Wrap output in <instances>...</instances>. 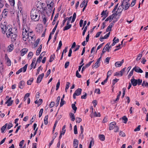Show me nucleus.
<instances>
[{
    "instance_id": "nucleus-55",
    "label": "nucleus",
    "mask_w": 148,
    "mask_h": 148,
    "mask_svg": "<svg viewBox=\"0 0 148 148\" xmlns=\"http://www.w3.org/2000/svg\"><path fill=\"white\" fill-rule=\"evenodd\" d=\"M82 121V119L79 117H77L76 118V123H79Z\"/></svg>"
},
{
    "instance_id": "nucleus-51",
    "label": "nucleus",
    "mask_w": 148,
    "mask_h": 148,
    "mask_svg": "<svg viewBox=\"0 0 148 148\" xmlns=\"http://www.w3.org/2000/svg\"><path fill=\"white\" fill-rule=\"evenodd\" d=\"M70 84V83L69 82H67L65 87V90H67L69 87V85Z\"/></svg>"
},
{
    "instance_id": "nucleus-61",
    "label": "nucleus",
    "mask_w": 148,
    "mask_h": 148,
    "mask_svg": "<svg viewBox=\"0 0 148 148\" xmlns=\"http://www.w3.org/2000/svg\"><path fill=\"white\" fill-rule=\"evenodd\" d=\"M140 125H139L134 130L135 132L138 131L140 130Z\"/></svg>"
},
{
    "instance_id": "nucleus-45",
    "label": "nucleus",
    "mask_w": 148,
    "mask_h": 148,
    "mask_svg": "<svg viewBox=\"0 0 148 148\" xmlns=\"http://www.w3.org/2000/svg\"><path fill=\"white\" fill-rule=\"evenodd\" d=\"M120 136H121L122 137H124L126 136L125 133L122 131H120L119 133Z\"/></svg>"
},
{
    "instance_id": "nucleus-25",
    "label": "nucleus",
    "mask_w": 148,
    "mask_h": 148,
    "mask_svg": "<svg viewBox=\"0 0 148 148\" xmlns=\"http://www.w3.org/2000/svg\"><path fill=\"white\" fill-rule=\"evenodd\" d=\"M70 117L71 119V120L74 121L75 120V117L73 113H70Z\"/></svg>"
},
{
    "instance_id": "nucleus-33",
    "label": "nucleus",
    "mask_w": 148,
    "mask_h": 148,
    "mask_svg": "<svg viewBox=\"0 0 148 148\" xmlns=\"http://www.w3.org/2000/svg\"><path fill=\"white\" fill-rule=\"evenodd\" d=\"M122 65L120 62H117L115 63V66L117 67H119Z\"/></svg>"
},
{
    "instance_id": "nucleus-12",
    "label": "nucleus",
    "mask_w": 148,
    "mask_h": 148,
    "mask_svg": "<svg viewBox=\"0 0 148 148\" xmlns=\"http://www.w3.org/2000/svg\"><path fill=\"white\" fill-rule=\"evenodd\" d=\"M58 23H59V21H58L56 23V25L53 28V29L52 31L51 32V33L49 35V37H51L52 34H54V33L56 29V28L57 27Z\"/></svg>"
},
{
    "instance_id": "nucleus-27",
    "label": "nucleus",
    "mask_w": 148,
    "mask_h": 148,
    "mask_svg": "<svg viewBox=\"0 0 148 148\" xmlns=\"http://www.w3.org/2000/svg\"><path fill=\"white\" fill-rule=\"evenodd\" d=\"M78 141L76 139H74L73 142V146L74 147L75 146H78Z\"/></svg>"
},
{
    "instance_id": "nucleus-8",
    "label": "nucleus",
    "mask_w": 148,
    "mask_h": 148,
    "mask_svg": "<svg viewBox=\"0 0 148 148\" xmlns=\"http://www.w3.org/2000/svg\"><path fill=\"white\" fill-rule=\"evenodd\" d=\"M44 75V73H42L38 75L36 80V83H39L41 82L42 79Z\"/></svg>"
},
{
    "instance_id": "nucleus-64",
    "label": "nucleus",
    "mask_w": 148,
    "mask_h": 148,
    "mask_svg": "<svg viewBox=\"0 0 148 148\" xmlns=\"http://www.w3.org/2000/svg\"><path fill=\"white\" fill-rule=\"evenodd\" d=\"M69 62L67 61L66 62L65 65L64 67L65 69L67 68L68 66L69 65Z\"/></svg>"
},
{
    "instance_id": "nucleus-2",
    "label": "nucleus",
    "mask_w": 148,
    "mask_h": 148,
    "mask_svg": "<svg viewBox=\"0 0 148 148\" xmlns=\"http://www.w3.org/2000/svg\"><path fill=\"white\" fill-rule=\"evenodd\" d=\"M132 78L131 80L132 84L134 86H136L137 84L139 86L140 85L142 82V80L140 79H136L134 78V76L132 77Z\"/></svg>"
},
{
    "instance_id": "nucleus-23",
    "label": "nucleus",
    "mask_w": 148,
    "mask_h": 148,
    "mask_svg": "<svg viewBox=\"0 0 148 148\" xmlns=\"http://www.w3.org/2000/svg\"><path fill=\"white\" fill-rule=\"evenodd\" d=\"M71 27V24H67L66 26L64 27L63 29V30L65 31L67 30L70 29Z\"/></svg>"
},
{
    "instance_id": "nucleus-1",
    "label": "nucleus",
    "mask_w": 148,
    "mask_h": 148,
    "mask_svg": "<svg viewBox=\"0 0 148 148\" xmlns=\"http://www.w3.org/2000/svg\"><path fill=\"white\" fill-rule=\"evenodd\" d=\"M31 19L34 21H37L40 19V14L39 11L36 9H32L31 11Z\"/></svg>"
},
{
    "instance_id": "nucleus-31",
    "label": "nucleus",
    "mask_w": 148,
    "mask_h": 148,
    "mask_svg": "<svg viewBox=\"0 0 148 148\" xmlns=\"http://www.w3.org/2000/svg\"><path fill=\"white\" fill-rule=\"evenodd\" d=\"M71 107L72 108L74 111V113H75L77 109V107H76L75 105L73 104H72Z\"/></svg>"
},
{
    "instance_id": "nucleus-17",
    "label": "nucleus",
    "mask_w": 148,
    "mask_h": 148,
    "mask_svg": "<svg viewBox=\"0 0 148 148\" xmlns=\"http://www.w3.org/2000/svg\"><path fill=\"white\" fill-rule=\"evenodd\" d=\"M124 7L122 6V4L119 7L116 12H118V14H121V13L124 9Z\"/></svg>"
},
{
    "instance_id": "nucleus-38",
    "label": "nucleus",
    "mask_w": 148,
    "mask_h": 148,
    "mask_svg": "<svg viewBox=\"0 0 148 148\" xmlns=\"http://www.w3.org/2000/svg\"><path fill=\"white\" fill-rule=\"evenodd\" d=\"M126 68V67H125V68H123V69L121 70L119 72L120 73V76H122L123 75V73L124 72Z\"/></svg>"
},
{
    "instance_id": "nucleus-36",
    "label": "nucleus",
    "mask_w": 148,
    "mask_h": 148,
    "mask_svg": "<svg viewBox=\"0 0 148 148\" xmlns=\"http://www.w3.org/2000/svg\"><path fill=\"white\" fill-rule=\"evenodd\" d=\"M94 60H92V61H90V62H89L88 63V64H86L84 66L85 67L87 68L88 67H89L91 64L94 62Z\"/></svg>"
},
{
    "instance_id": "nucleus-62",
    "label": "nucleus",
    "mask_w": 148,
    "mask_h": 148,
    "mask_svg": "<svg viewBox=\"0 0 148 148\" xmlns=\"http://www.w3.org/2000/svg\"><path fill=\"white\" fill-rule=\"evenodd\" d=\"M106 51H107L108 52H110L109 49H108V47L105 45L103 48Z\"/></svg>"
},
{
    "instance_id": "nucleus-7",
    "label": "nucleus",
    "mask_w": 148,
    "mask_h": 148,
    "mask_svg": "<svg viewBox=\"0 0 148 148\" xmlns=\"http://www.w3.org/2000/svg\"><path fill=\"white\" fill-rule=\"evenodd\" d=\"M28 64H26L24 67L21 68L18 70L16 73V74H18L20 73L22 71L23 69V72H25L27 70V67Z\"/></svg>"
},
{
    "instance_id": "nucleus-10",
    "label": "nucleus",
    "mask_w": 148,
    "mask_h": 148,
    "mask_svg": "<svg viewBox=\"0 0 148 148\" xmlns=\"http://www.w3.org/2000/svg\"><path fill=\"white\" fill-rule=\"evenodd\" d=\"M133 70H134L136 72L142 73H143V71L138 66H135L133 68Z\"/></svg>"
},
{
    "instance_id": "nucleus-16",
    "label": "nucleus",
    "mask_w": 148,
    "mask_h": 148,
    "mask_svg": "<svg viewBox=\"0 0 148 148\" xmlns=\"http://www.w3.org/2000/svg\"><path fill=\"white\" fill-rule=\"evenodd\" d=\"M28 50V49L26 48H24L22 49L20 52L21 53V56H23L27 53Z\"/></svg>"
},
{
    "instance_id": "nucleus-40",
    "label": "nucleus",
    "mask_w": 148,
    "mask_h": 148,
    "mask_svg": "<svg viewBox=\"0 0 148 148\" xmlns=\"http://www.w3.org/2000/svg\"><path fill=\"white\" fill-rule=\"evenodd\" d=\"M55 57V55L53 54V55H51L49 59V61L50 62H52L54 59Z\"/></svg>"
},
{
    "instance_id": "nucleus-34",
    "label": "nucleus",
    "mask_w": 148,
    "mask_h": 148,
    "mask_svg": "<svg viewBox=\"0 0 148 148\" xmlns=\"http://www.w3.org/2000/svg\"><path fill=\"white\" fill-rule=\"evenodd\" d=\"M113 19V18H112V17L110 16L105 20V21H109L110 22Z\"/></svg>"
},
{
    "instance_id": "nucleus-22",
    "label": "nucleus",
    "mask_w": 148,
    "mask_h": 148,
    "mask_svg": "<svg viewBox=\"0 0 148 148\" xmlns=\"http://www.w3.org/2000/svg\"><path fill=\"white\" fill-rule=\"evenodd\" d=\"M99 137L100 140L102 141H103L105 140V136L103 134H99Z\"/></svg>"
},
{
    "instance_id": "nucleus-26",
    "label": "nucleus",
    "mask_w": 148,
    "mask_h": 148,
    "mask_svg": "<svg viewBox=\"0 0 148 148\" xmlns=\"http://www.w3.org/2000/svg\"><path fill=\"white\" fill-rule=\"evenodd\" d=\"M34 80V78L32 77L28 80L27 82V84L28 85H31L32 83L33 82Z\"/></svg>"
},
{
    "instance_id": "nucleus-35",
    "label": "nucleus",
    "mask_w": 148,
    "mask_h": 148,
    "mask_svg": "<svg viewBox=\"0 0 148 148\" xmlns=\"http://www.w3.org/2000/svg\"><path fill=\"white\" fill-rule=\"evenodd\" d=\"M43 58V57L40 54L39 56V57L37 59L36 63H37V62H38V63H40L41 61L42 58Z\"/></svg>"
},
{
    "instance_id": "nucleus-15",
    "label": "nucleus",
    "mask_w": 148,
    "mask_h": 148,
    "mask_svg": "<svg viewBox=\"0 0 148 148\" xmlns=\"http://www.w3.org/2000/svg\"><path fill=\"white\" fill-rule=\"evenodd\" d=\"M33 34V32H30L29 31H29L28 32H27V33L25 34V35L24 36H23V37H26L27 36V37H33L34 36Z\"/></svg>"
},
{
    "instance_id": "nucleus-54",
    "label": "nucleus",
    "mask_w": 148,
    "mask_h": 148,
    "mask_svg": "<svg viewBox=\"0 0 148 148\" xmlns=\"http://www.w3.org/2000/svg\"><path fill=\"white\" fill-rule=\"evenodd\" d=\"M65 102V101L63 100V99H61V102L60 103V107L62 106L64 104V103Z\"/></svg>"
},
{
    "instance_id": "nucleus-11",
    "label": "nucleus",
    "mask_w": 148,
    "mask_h": 148,
    "mask_svg": "<svg viewBox=\"0 0 148 148\" xmlns=\"http://www.w3.org/2000/svg\"><path fill=\"white\" fill-rule=\"evenodd\" d=\"M36 31L39 33L42 32L43 29V27L41 24H39L37 28H36Z\"/></svg>"
},
{
    "instance_id": "nucleus-37",
    "label": "nucleus",
    "mask_w": 148,
    "mask_h": 148,
    "mask_svg": "<svg viewBox=\"0 0 148 148\" xmlns=\"http://www.w3.org/2000/svg\"><path fill=\"white\" fill-rule=\"evenodd\" d=\"M99 62L97 61L94 64V65H93V68H98L99 66Z\"/></svg>"
},
{
    "instance_id": "nucleus-46",
    "label": "nucleus",
    "mask_w": 148,
    "mask_h": 148,
    "mask_svg": "<svg viewBox=\"0 0 148 148\" xmlns=\"http://www.w3.org/2000/svg\"><path fill=\"white\" fill-rule=\"evenodd\" d=\"M13 125L12 123H9L8 124L7 127V129L9 130L11 127H13Z\"/></svg>"
},
{
    "instance_id": "nucleus-42",
    "label": "nucleus",
    "mask_w": 148,
    "mask_h": 148,
    "mask_svg": "<svg viewBox=\"0 0 148 148\" xmlns=\"http://www.w3.org/2000/svg\"><path fill=\"white\" fill-rule=\"evenodd\" d=\"M74 134H77L78 133L77 126L76 125H75L74 127Z\"/></svg>"
},
{
    "instance_id": "nucleus-56",
    "label": "nucleus",
    "mask_w": 148,
    "mask_h": 148,
    "mask_svg": "<svg viewBox=\"0 0 148 148\" xmlns=\"http://www.w3.org/2000/svg\"><path fill=\"white\" fill-rule=\"evenodd\" d=\"M125 6L124 8L125 10H126L128 9L130 6V3H127L125 5Z\"/></svg>"
},
{
    "instance_id": "nucleus-39",
    "label": "nucleus",
    "mask_w": 148,
    "mask_h": 148,
    "mask_svg": "<svg viewBox=\"0 0 148 148\" xmlns=\"http://www.w3.org/2000/svg\"><path fill=\"white\" fill-rule=\"evenodd\" d=\"M10 5L13 6H14L15 4L14 0H8Z\"/></svg>"
},
{
    "instance_id": "nucleus-41",
    "label": "nucleus",
    "mask_w": 148,
    "mask_h": 148,
    "mask_svg": "<svg viewBox=\"0 0 148 148\" xmlns=\"http://www.w3.org/2000/svg\"><path fill=\"white\" fill-rule=\"evenodd\" d=\"M119 80V79L115 78L112 80V84L113 85H114Z\"/></svg>"
},
{
    "instance_id": "nucleus-48",
    "label": "nucleus",
    "mask_w": 148,
    "mask_h": 148,
    "mask_svg": "<svg viewBox=\"0 0 148 148\" xmlns=\"http://www.w3.org/2000/svg\"><path fill=\"white\" fill-rule=\"evenodd\" d=\"M126 89L125 88H123L122 90L123 91V95L121 97L122 98H123L125 96V95Z\"/></svg>"
},
{
    "instance_id": "nucleus-13",
    "label": "nucleus",
    "mask_w": 148,
    "mask_h": 148,
    "mask_svg": "<svg viewBox=\"0 0 148 148\" xmlns=\"http://www.w3.org/2000/svg\"><path fill=\"white\" fill-rule=\"evenodd\" d=\"M25 84V82L24 81H20L18 84V87L21 89H23Z\"/></svg>"
},
{
    "instance_id": "nucleus-29",
    "label": "nucleus",
    "mask_w": 148,
    "mask_h": 148,
    "mask_svg": "<svg viewBox=\"0 0 148 148\" xmlns=\"http://www.w3.org/2000/svg\"><path fill=\"white\" fill-rule=\"evenodd\" d=\"M130 0H123L122 2V6L124 7L125 5L127 3H129L128 2Z\"/></svg>"
},
{
    "instance_id": "nucleus-59",
    "label": "nucleus",
    "mask_w": 148,
    "mask_h": 148,
    "mask_svg": "<svg viewBox=\"0 0 148 148\" xmlns=\"http://www.w3.org/2000/svg\"><path fill=\"white\" fill-rule=\"evenodd\" d=\"M121 95L119 94L117 95L116 98V100L114 101V102L115 103L117 101H119Z\"/></svg>"
},
{
    "instance_id": "nucleus-6",
    "label": "nucleus",
    "mask_w": 148,
    "mask_h": 148,
    "mask_svg": "<svg viewBox=\"0 0 148 148\" xmlns=\"http://www.w3.org/2000/svg\"><path fill=\"white\" fill-rule=\"evenodd\" d=\"M82 91V89L80 88H78L76 90L73 94V98L74 99H75L76 96H78L81 93Z\"/></svg>"
},
{
    "instance_id": "nucleus-30",
    "label": "nucleus",
    "mask_w": 148,
    "mask_h": 148,
    "mask_svg": "<svg viewBox=\"0 0 148 148\" xmlns=\"http://www.w3.org/2000/svg\"><path fill=\"white\" fill-rule=\"evenodd\" d=\"M60 96H58L57 98V99L56 100V106L57 107L59 103L60 100Z\"/></svg>"
},
{
    "instance_id": "nucleus-53",
    "label": "nucleus",
    "mask_w": 148,
    "mask_h": 148,
    "mask_svg": "<svg viewBox=\"0 0 148 148\" xmlns=\"http://www.w3.org/2000/svg\"><path fill=\"white\" fill-rule=\"evenodd\" d=\"M55 105V102L54 101H51L49 105V107L50 108H51L53 107Z\"/></svg>"
},
{
    "instance_id": "nucleus-24",
    "label": "nucleus",
    "mask_w": 148,
    "mask_h": 148,
    "mask_svg": "<svg viewBox=\"0 0 148 148\" xmlns=\"http://www.w3.org/2000/svg\"><path fill=\"white\" fill-rule=\"evenodd\" d=\"M86 1L85 0H84L82 3L80 5V7L81 8H82L84 6H85V5H86V6L87 5V4L88 3V1H86Z\"/></svg>"
},
{
    "instance_id": "nucleus-49",
    "label": "nucleus",
    "mask_w": 148,
    "mask_h": 148,
    "mask_svg": "<svg viewBox=\"0 0 148 148\" xmlns=\"http://www.w3.org/2000/svg\"><path fill=\"white\" fill-rule=\"evenodd\" d=\"M7 65L10 66L11 65V61L8 58L7 59Z\"/></svg>"
},
{
    "instance_id": "nucleus-9",
    "label": "nucleus",
    "mask_w": 148,
    "mask_h": 148,
    "mask_svg": "<svg viewBox=\"0 0 148 148\" xmlns=\"http://www.w3.org/2000/svg\"><path fill=\"white\" fill-rule=\"evenodd\" d=\"M116 126V123L115 122L111 123L110 124L109 130H113Z\"/></svg>"
},
{
    "instance_id": "nucleus-21",
    "label": "nucleus",
    "mask_w": 148,
    "mask_h": 148,
    "mask_svg": "<svg viewBox=\"0 0 148 148\" xmlns=\"http://www.w3.org/2000/svg\"><path fill=\"white\" fill-rule=\"evenodd\" d=\"M106 11L107 10L102 11L101 14V15H102L101 17H107L108 16V14L106 13Z\"/></svg>"
},
{
    "instance_id": "nucleus-58",
    "label": "nucleus",
    "mask_w": 148,
    "mask_h": 148,
    "mask_svg": "<svg viewBox=\"0 0 148 148\" xmlns=\"http://www.w3.org/2000/svg\"><path fill=\"white\" fill-rule=\"evenodd\" d=\"M121 95L119 94L117 95L116 98V100L114 101V102L115 103L117 101H119Z\"/></svg>"
},
{
    "instance_id": "nucleus-57",
    "label": "nucleus",
    "mask_w": 148,
    "mask_h": 148,
    "mask_svg": "<svg viewBox=\"0 0 148 148\" xmlns=\"http://www.w3.org/2000/svg\"><path fill=\"white\" fill-rule=\"evenodd\" d=\"M41 49H40V50H39V49L38 48V49H37V50H36V56L39 55L40 54V53L41 51Z\"/></svg>"
},
{
    "instance_id": "nucleus-19",
    "label": "nucleus",
    "mask_w": 148,
    "mask_h": 148,
    "mask_svg": "<svg viewBox=\"0 0 148 148\" xmlns=\"http://www.w3.org/2000/svg\"><path fill=\"white\" fill-rule=\"evenodd\" d=\"M14 45L12 43L10 44L8 47V50L9 52L12 51L13 49Z\"/></svg>"
},
{
    "instance_id": "nucleus-18",
    "label": "nucleus",
    "mask_w": 148,
    "mask_h": 148,
    "mask_svg": "<svg viewBox=\"0 0 148 148\" xmlns=\"http://www.w3.org/2000/svg\"><path fill=\"white\" fill-rule=\"evenodd\" d=\"M54 4L53 3H51L49 4L47 3V7L48 8L49 10L50 11H52V8Z\"/></svg>"
},
{
    "instance_id": "nucleus-3",
    "label": "nucleus",
    "mask_w": 148,
    "mask_h": 148,
    "mask_svg": "<svg viewBox=\"0 0 148 148\" xmlns=\"http://www.w3.org/2000/svg\"><path fill=\"white\" fill-rule=\"evenodd\" d=\"M29 28L28 23H23L22 27V35L23 36H24L25 35L27 32H28L29 30Z\"/></svg>"
},
{
    "instance_id": "nucleus-32",
    "label": "nucleus",
    "mask_w": 148,
    "mask_h": 148,
    "mask_svg": "<svg viewBox=\"0 0 148 148\" xmlns=\"http://www.w3.org/2000/svg\"><path fill=\"white\" fill-rule=\"evenodd\" d=\"M122 120L124 121L123 122L124 123H127L128 121V119L125 116H124L122 117Z\"/></svg>"
},
{
    "instance_id": "nucleus-52",
    "label": "nucleus",
    "mask_w": 148,
    "mask_h": 148,
    "mask_svg": "<svg viewBox=\"0 0 148 148\" xmlns=\"http://www.w3.org/2000/svg\"><path fill=\"white\" fill-rule=\"evenodd\" d=\"M76 76L79 78L81 77V75L79 74L78 71H76Z\"/></svg>"
},
{
    "instance_id": "nucleus-28",
    "label": "nucleus",
    "mask_w": 148,
    "mask_h": 148,
    "mask_svg": "<svg viewBox=\"0 0 148 148\" xmlns=\"http://www.w3.org/2000/svg\"><path fill=\"white\" fill-rule=\"evenodd\" d=\"M48 115H46L44 118V124L45 125H47V124L48 122Z\"/></svg>"
},
{
    "instance_id": "nucleus-50",
    "label": "nucleus",
    "mask_w": 148,
    "mask_h": 148,
    "mask_svg": "<svg viewBox=\"0 0 148 148\" xmlns=\"http://www.w3.org/2000/svg\"><path fill=\"white\" fill-rule=\"evenodd\" d=\"M112 73V71L109 70L108 71L107 74V78H108L109 76L111 75Z\"/></svg>"
},
{
    "instance_id": "nucleus-5",
    "label": "nucleus",
    "mask_w": 148,
    "mask_h": 148,
    "mask_svg": "<svg viewBox=\"0 0 148 148\" xmlns=\"http://www.w3.org/2000/svg\"><path fill=\"white\" fill-rule=\"evenodd\" d=\"M8 34L7 36H14V37H16L17 36V30L15 28H11L10 30V32Z\"/></svg>"
},
{
    "instance_id": "nucleus-20",
    "label": "nucleus",
    "mask_w": 148,
    "mask_h": 148,
    "mask_svg": "<svg viewBox=\"0 0 148 148\" xmlns=\"http://www.w3.org/2000/svg\"><path fill=\"white\" fill-rule=\"evenodd\" d=\"M8 125V123H6L5 125H4L2 127H1V132L2 133H4V132L7 126Z\"/></svg>"
},
{
    "instance_id": "nucleus-44",
    "label": "nucleus",
    "mask_w": 148,
    "mask_h": 148,
    "mask_svg": "<svg viewBox=\"0 0 148 148\" xmlns=\"http://www.w3.org/2000/svg\"><path fill=\"white\" fill-rule=\"evenodd\" d=\"M142 57V54H139L136 59V61H138L140 60Z\"/></svg>"
},
{
    "instance_id": "nucleus-4",
    "label": "nucleus",
    "mask_w": 148,
    "mask_h": 148,
    "mask_svg": "<svg viewBox=\"0 0 148 148\" xmlns=\"http://www.w3.org/2000/svg\"><path fill=\"white\" fill-rule=\"evenodd\" d=\"M2 31L3 34L6 33V34L8 36V34H9L11 28L9 26H6L5 25H3L1 27Z\"/></svg>"
},
{
    "instance_id": "nucleus-60",
    "label": "nucleus",
    "mask_w": 148,
    "mask_h": 148,
    "mask_svg": "<svg viewBox=\"0 0 148 148\" xmlns=\"http://www.w3.org/2000/svg\"><path fill=\"white\" fill-rule=\"evenodd\" d=\"M110 58L111 57H110L106 58L105 60V62H107V63H109Z\"/></svg>"
},
{
    "instance_id": "nucleus-14",
    "label": "nucleus",
    "mask_w": 148,
    "mask_h": 148,
    "mask_svg": "<svg viewBox=\"0 0 148 148\" xmlns=\"http://www.w3.org/2000/svg\"><path fill=\"white\" fill-rule=\"evenodd\" d=\"M23 23H27L29 21V18H27V16L25 15H23Z\"/></svg>"
},
{
    "instance_id": "nucleus-43",
    "label": "nucleus",
    "mask_w": 148,
    "mask_h": 148,
    "mask_svg": "<svg viewBox=\"0 0 148 148\" xmlns=\"http://www.w3.org/2000/svg\"><path fill=\"white\" fill-rule=\"evenodd\" d=\"M41 66H40L38 68L37 70V72H36V75H37L39 73V72L40 71V70L41 69V70L42 69V68L41 69Z\"/></svg>"
},
{
    "instance_id": "nucleus-47",
    "label": "nucleus",
    "mask_w": 148,
    "mask_h": 148,
    "mask_svg": "<svg viewBox=\"0 0 148 148\" xmlns=\"http://www.w3.org/2000/svg\"><path fill=\"white\" fill-rule=\"evenodd\" d=\"M94 117H100L101 115L100 113L99 112L97 113L96 112H95L94 113Z\"/></svg>"
},
{
    "instance_id": "nucleus-63",
    "label": "nucleus",
    "mask_w": 148,
    "mask_h": 148,
    "mask_svg": "<svg viewBox=\"0 0 148 148\" xmlns=\"http://www.w3.org/2000/svg\"><path fill=\"white\" fill-rule=\"evenodd\" d=\"M119 127L118 126H116L114 128V131L115 132H117L119 131Z\"/></svg>"
}]
</instances>
